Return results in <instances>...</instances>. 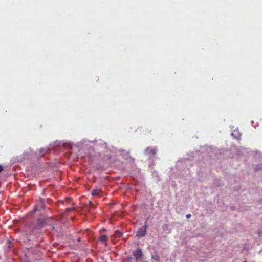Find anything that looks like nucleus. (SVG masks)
Listing matches in <instances>:
<instances>
[{
	"instance_id": "1",
	"label": "nucleus",
	"mask_w": 262,
	"mask_h": 262,
	"mask_svg": "<svg viewBox=\"0 0 262 262\" xmlns=\"http://www.w3.org/2000/svg\"><path fill=\"white\" fill-rule=\"evenodd\" d=\"M147 228V224L146 222L143 227H142L138 229V230L137 232L136 236H141V237L144 236L146 233Z\"/></svg>"
},
{
	"instance_id": "2",
	"label": "nucleus",
	"mask_w": 262,
	"mask_h": 262,
	"mask_svg": "<svg viewBox=\"0 0 262 262\" xmlns=\"http://www.w3.org/2000/svg\"><path fill=\"white\" fill-rule=\"evenodd\" d=\"M157 151V149L155 147H147L145 152L147 155H148L149 156H154Z\"/></svg>"
},
{
	"instance_id": "3",
	"label": "nucleus",
	"mask_w": 262,
	"mask_h": 262,
	"mask_svg": "<svg viewBox=\"0 0 262 262\" xmlns=\"http://www.w3.org/2000/svg\"><path fill=\"white\" fill-rule=\"evenodd\" d=\"M46 220V219L43 217L38 219L37 220V226L40 228L45 227L47 223Z\"/></svg>"
},
{
	"instance_id": "4",
	"label": "nucleus",
	"mask_w": 262,
	"mask_h": 262,
	"mask_svg": "<svg viewBox=\"0 0 262 262\" xmlns=\"http://www.w3.org/2000/svg\"><path fill=\"white\" fill-rule=\"evenodd\" d=\"M133 255L137 260H139L142 256V252L141 250L138 248L136 251L133 252Z\"/></svg>"
},
{
	"instance_id": "5",
	"label": "nucleus",
	"mask_w": 262,
	"mask_h": 262,
	"mask_svg": "<svg viewBox=\"0 0 262 262\" xmlns=\"http://www.w3.org/2000/svg\"><path fill=\"white\" fill-rule=\"evenodd\" d=\"M107 239L108 238L106 235H102L99 238V241L103 243H106Z\"/></svg>"
},
{
	"instance_id": "6",
	"label": "nucleus",
	"mask_w": 262,
	"mask_h": 262,
	"mask_svg": "<svg viewBox=\"0 0 262 262\" xmlns=\"http://www.w3.org/2000/svg\"><path fill=\"white\" fill-rule=\"evenodd\" d=\"M101 192V190L99 189H93L91 192V194L93 196H98L100 192Z\"/></svg>"
},
{
	"instance_id": "7",
	"label": "nucleus",
	"mask_w": 262,
	"mask_h": 262,
	"mask_svg": "<svg viewBox=\"0 0 262 262\" xmlns=\"http://www.w3.org/2000/svg\"><path fill=\"white\" fill-rule=\"evenodd\" d=\"M122 233L119 230H117L115 231L114 234V236L115 237H120L122 235Z\"/></svg>"
},
{
	"instance_id": "8",
	"label": "nucleus",
	"mask_w": 262,
	"mask_h": 262,
	"mask_svg": "<svg viewBox=\"0 0 262 262\" xmlns=\"http://www.w3.org/2000/svg\"><path fill=\"white\" fill-rule=\"evenodd\" d=\"M38 205H39L40 207H41L42 209H45V204L44 203V202L43 201L42 199H41L38 204Z\"/></svg>"
},
{
	"instance_id": "9",
	"label": "nucleus",
	"mask_w": 262,
	"mask_h": 262,
	"mask_svg": "<svg viewBox=\"0 0 262 262\" xmlns=\"http://www.w3.org/2000/svg\"><path fill=\"white\" fill-rule=\"evenodd\" d=\"M46 153V149L43 148H41L39 150V153L38 154V156H42Z\"/></svg>"
},
{
	"instance_id": "10",
	"label": "nucleus",
	"mask_w": 262,
	"mask_h": 262,
	"mask_svg": "<svg viewBox=\"0 0 262 262\" xmlns=\"http://www.w3.org/2000/svg\"><path fill=\"white\" fill-rule=\"evenodd\" d=\"M74 209L73 208H69L67 209V211H72Z\"/></svg>"
},
{
	"instance_id": "11",
	"label": "nucleus",
	"mask_w": 262,
	"mask_h": 262,
	"mask_svg": "<svg viewBox=\"0 0 262 262\" xmlns=\"http://www.w3.org/2000/svg\"><path fill=\"white\" fill-rule=\"evenodd\" d=\"M191 214H187V215H186V217L187 219H189V218L191 217Z\"/></svg>"
},
{
	"instance_id": "12",
	"label": "nucleus",
	"mask_w": 262,
	"mask_h": 262,
	"mask_svg": "<svg viewBox=\"0 0 262 262\" xmlns=\"http://www.w3.org/2000/svg\"><path fill=\"white\" fill-rule=\"evenodd\" d=\"M3 170V166L0 165V173Z\"/></svg>"
},
{
	"instance_id": "13",
	"label": "nucleus",
	"mask_w": 262,
	"mask_h": 262,
	"mask_svg": "<svg viewBox=\"0 0 262 262\" xmlns=\"http://www.w3.org/2000/svg\"><path fill=\"white\" fill-rule=\"evenodd\" d=\"M36 210H37V208H36V207H35V208H34V211H36Z\"/></svg>"
}]
</instances>
